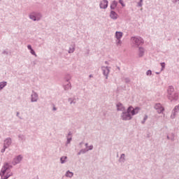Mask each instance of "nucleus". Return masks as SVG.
<instances>
[{
    "mask_svg": "<svg viewBox=\"0 0 179 179\" xmlns=\"http://www.w3.org/2000/svg\"><path fill=\"white\" fill-rule=\"evenodd\" d=\"M146 120H148V115H145L143 120L141 121V124H145V122H146Z\"/></svg>",
    "mask_w": 179,
    "mask_h": 179,
    "instance_id": "nucleus-35",
    "label": "nucleus"
},
{
    "mask_svg": "<svg viewBox=\"0 0 179 179\" xmlns=\"http://www.w3.org/2000/svg\"><path fill=\"white\" fill-rule=\"evenodd\" d=\"M7 85H8V82H6V81L0 82V92L3 90V88L6 87Z\"/></svg>",
    "mask_w": 179,
    "mask_h": 179,
    "instance_id": "nucleus-21",
    "label": "nucleus"
},
{
    "mask_svg": "<svg viewBox=\"0 0 179 179\" xmlns=\"http://www.w3.org/2000/svg\"><path fill=\"white\" fill-rule=\"evenodd\" d=\"M119 3H120L123 8L125 6V3H124V1L122 0H119Z\"/></svg>",
    "mask_w": 179,
    "mask_h": 179,
    "instance_id": "nucleus-37",
    "label": "nucleus"
},
{
    "mask_svg": "<svg viewBox=\"0 0 179 179\" xmlns=\"http://www.w3.org/2000/svg\"><path fill=\"white\" fill-rule=\"evenodd\" d=\"M100 9H107L108 8V1L107 0H102L100 1L99 3Z\"/></svg>",
    "mask_w": 179,
    "mask_h": 179,
    "instance_id": "nucleus-10",
    "label": "nucleus"
},
{
    "mask_svg": "<svg viewBox=\"0 0 179 179\" xmlns=\"http://www.w3.org/2000/svg\"><path fill=\"white\" fill-rule=\"evenodd\" d=\"M167 139H171L170 136H167Z\"/></svg>",
    "mask_w": 179,
    "mask_h": 179,
    "instance_id": "nucleus-49",
    "label": "nucleus"
},
{
    "mask_svg": "<svg viewBox=\"0 0 179 179\" xmlns=\"http://www.w3.org/2000/svg\"><path fill=\"white\" fill-rule=\"evenodd\" d=\"M178 41H179V38H178Z\"/></svg>",
    "mask_w": 179,
    "mask_h": 179,
    "instance_id": "nucleus-52",
    "label": "nucleus"
},
{
    "mask_svg": "<svg viewBox=\"0 0 179 179\" xmlns=\"http://www.w3.org/2000/svg\"><path fill=\"white\" fill-rule=\"evenodd\" d=\"M103 75L106 76V79H108V75L110 74V67L103 66L101 67Z\"/></svg>",
    "mask_w": 179,
    "mask_h": 179,
    "instance_id": "nucleus-8",
    "label": "nucleus"
},
{
    "mask_svg": "<svg viewBox=\"0 0 179 179\" xmlns=\"http://www.w3.org/2000/svg\"><path fill=\"white\" fill-rule=\"evenodd\" d=\"M171 141H172V142L174 141V134L173 133L171 134Z\"/></svg>",
    "mask_w": 179,
    "mask_h": 179,
    "instance_id": "nucleus-39",
    "label": "nucleus"
},
{
    "mask_svg": "<svg viewBox=\"0 0 179 179\" xmlns=\"http://www.w3.org/2000/svg\"><path fill=\"white\" fill-rule=\"evenodd\" d=\"M171 1L173 2V3H177V2L179 1V0H171Z\"/></svg>",
    "mask_w": 179,
    "mask_h": 179,
    "instance_id": "nucleus-41",
    "label": "nucleus"
},
{
    "mask_svg": "<svg viewBox=\"0 0 179 179\" xmlns=\"http://www.w3.org/2000/svg\"><path fill=\"white\" fill-rule=\"evenodd\" d=\"M116 107H117V111H122V113H124V111L127 110L125 109V106H124V105L120 102H118L116 104Z\"/></svg>",
    "mask_w": 179,
    "mask_h": 179,
    "instance_id": "nucleus-13",
    "label": "nucleus"
},
{
    "mask_svg": "<svg viewBox=\"0 0 179 179\" xmlns=\"http://www.w3.org/2000/svg\"><path fill=\"white\" fill-rule=\"evenodd\" d=\"M12 145V138L8 137L6 138L3 141V146L5 148H9Z\"/></svg>",
    "mask_w": 179,
    "mask_h": 179,
    "instance_id": "nucleus-12",
    "label": "nucleus"
},
{
    "mask_svg": "<svg viewBox=\"0 0 179 179\" xmlns=\"http://www.w3.org/2000/svg\"><path fill=\"white\" fill-rule=\"evenodd\" d=\"M123 36H124V34L122 32L116 31L115 34V38H116V40H121Z\"/></svg>",
    "mask_w": 179,
    "mask_h": 179,
    "instance_id": "nucleus-15",
    "label": "nucleus"
},
{
    "mask_svg": "<svg viewBox=\"0 0 179 179\" xmlns=\"http://www.w3.org/2000/svg\"><path fill=\"white\" fill-rule=\"evenodd\" d=\"M124 82L125 83H129L131 82V80L129 78H124Z\"/></svg>",
    "mask_w": 179,
    "mask_h": 179,
    "instance_id": "nucleus-38",
    "label": "nucleus"
},
{
    "mask_svg": "<svg viewBox=\"0 0 179 179\" xmlns=\"http://www.w3.org/2000/svg\"><path fill=\"white\" fill-rule=\"evenodd\" d=\"M68 101L69 103H70L71 106H72V104H76L77 100H76V98L72 97V98H69Z\"/></svg>",
    "mask_w": 179,
    "mask_h": 179,
    "instance_id": "nucleus-24",
    "label": "nucleus"
},
{
    "mask_svg": "<svg viewBox=\"0 0 179 179\" xmlns=\"http://www.w3.org/2000/svg\"><path fill=\"white\" fill-rule=\"evenodd\" d=\"M68 162V157L66 156H62L60 157V163L61 164H65Z\"/></svg>",
    "mask_w": 179,
    "mask_h": 179,
    "instance_id": "nucleus-22",
    "label": "nucleus"
},
{
    "mask_svg": "<svg viewBox=\"0 0 179 179\" xmlns=\"http://www.w3.org/2000/svg\"><path fill=\"white\" fill-rule=\"evenodd\" d=\"M88 145H89V143H85V146H86V148H88L89 146H88Z\"/></svg>",
    "mask_w": 179,
    "mask_h": 179,
    "instance_id": "nucleus-45",
    "label": "nucleus"
},
{
    "mask_svg": "<svg viewBox=\"0 0 179 179\" xmlns=\"http://www.w3.org/2000/svg\"><path fill=\"white\" fill-rule=\"evenodd\" d=\"M155 109L157 111L158 114H162L164 111V108L160 103L155 104Z\"/></svg>",
    "mask_w": 179,
    "mask_h": 179,
    "instance_id": "nucleus-11",
    "label": "nucleus"
},
{
    "mask_svg": "<svg viewBox=\"0 0 179 179\" xmlns=\"http://www.w3.org/2000/svg\"><path fill=\"white\" fill-rule=\"evenodd\" d=\"M119 163H125V154H121L119 158Z\"/></svg>",
    "mask_w": 179,
    "mask_h": 179,
    "instance_id": "nucleus-25",
    "label": "nucleus"
},
{
    "mask_svg": "<svg viewBox=\"0 0 179 179\" xmlns=\"http://www.w3.org/2000/svg\"><path fill=\"white\" fill-rule=\"evenodd\" d=\"M68 52L69 54H73V52H75V47L73 46L70 47Z\"/></svg>",
    "mask_w": 179,
    "mask_h": 179,
    "instance_id": "nucleus-28",
    "label": "nucleus"
},
{
    "mask_svg": "<svg viewBox=\"0 0 179 179\" xmlns=\"http://www.w3.org/2000/svg\"><path fill=\"white\" fill-rule=\"evenodd\" d=\"M22 160H23V156L22 155L16 156L13 159V166H16V164H19L20 163H21Z\"/></svg>",
    "mask_w": 179,
    "mask_h": 179,
    "instance_id": "nucleus-6",
    "label": "nucleus"
},
{
    "mask_svg": "<svg viewBox=\"0 0 179 179\" xmlns=\"http://www.w3.org/2000/svg\"><path fill=\"white\" fill-rule=\"evenodd\" d=\"M118 5V2H117V1H113L111 4H110V9L112 10H114V9H115V8H117V6Z\"/></svg>",
    "mask_w": 179,
    "mask_h": 179,
    "instance_id": "nucleus-23",
    "label": "nucleus"
},
{
    "mask_svg": "<svg viewBox=\"0 0 179 179\" xmlns=\"http://www.w3.org/2000/svg\"><path fill=\"white\" fill-rule=\"evenodd\" d=\"M29 17L33 22H40V20L43 18V14L38 11H32L29 14Z\"/></svg>",
    "mask_w": 179,
    "mask_h": 179,
    "instance_id": "nucleus-4",
    "label": "nucleus"
},
{
    "mask_svg": "<svg viewBox=\"0 0 179 179\" xmlns=\"http://www.w3.org/2000/svg\"><path fill=\"white\" fill-rule=\"evenodd\" d=\"M57 108L55 107V106H53L52 111H57Z\"/></svg>",
    "mask_w": 179,
    "mask_h": 179,
    "instance_id": "nucleus-42",
    "label": "nucleus"
},
{
    "mask_svg": "<svg viewBox=\"0 0 179 179\" xmlns=\"http://www.w3.org/2000/svg\"><path fill=\"white\" fill-rule=\"evenodd\" d=\"M17 117H19V112L17 113Z\"/></svg>",
    "mask_w": 179,
    "mask_h": 179,
    "instance_id": "nucleus-48",
    "label": "nucleus"
},
{
    "mask_svg": "<svg viewBox=\"0 0 179 179\" xmlns=\"http://www.w3.org/2000/svg\"><path fill=\"white\" fill-rule=\"evenodd\" d=\"M70 79H72V76H71V75L68 74L67 76H66V77L64 78L66 83H69Z\"/></svg>",
    "mask_w": 179,
    "mask_h": 179,
    "instance_id": "nucleus-27",
    "label": "nucleus"
},
{
    "mask_svg": "<svg viewBox=\"0 0 179 179\" xmlns=\"http://www.w3.org/2000/svg\"><path fill=\"white\" fill-rule=\"evenodd\" d=\"M80 155H82V152H80H80H78V156H80Z\"/></svg>",
    "mask_w": 179,
    "mask_h": 179,
    "instance_id": "nucleus-43",
    "label": "nucleus"
},
{
    "mask_svg": "<svg viewBox=\"0 0 179 179\" xmlns=\"http://www.w3.org/2000/svg\"><path fill=\"white\" fill-rule=\"evenodd\" d=\"M86 149H87V150H88V152H89V150H93V145H91L87 147Z\"/></svg>",
    "mask_w": 179,
    "mask_h": 179,
    "instance_id": "nucleus-36",
    "label": "nucleus"
},
{
    "mask_svg": "<svg viewBox=\"0 0 179 179\" xmlns=\"http://www.w3.org/2000/svg\"><path fill=\"white\" fill-rule=\"evenodd\" d=\"M64 89L66 91L71 90V89H72V85L71 83H66L64 85Z\"/></svg>",
    "mask_w": 179,
    "mask_h": 179,
    "instance_id": "nucleus-17",
    "label": "nucleus"
},
{
    "mask_svg": "<svg viewBox=\"0 0 179 179\" xmlns=\"http://www.w3.org/2000/svg\"><path fill=\"white\" fill-rule=\"evenodd\" d=\"M6 148H5V145H3V148L1 150V153H4Z\"/></svg>",
    "mask_w": 179,
    "mask_h": 179,
    "instance_id": "nucleus-40",
    "label": "nucleus"
},
{
    "mask_svg": "<svg viewBox=\"0 0 179 179\" xmlns=\"http://www.w3.org/2000/svg\"><path fill=\"white\" fill-rule=\"evenodd\" d=\"M37 101H38V94L32 91L31 94V103H37Z\"/></svg>",
    "mask_w": 179,
    "mask_h": 179,
    "instance_id": "nucleus-7",
    "label": "nucleus"
},
{
    "mask_svg": "<svg viewBox=\"0 0 179 179\" xmlns=\"http://www.w3.org/2000/svg\"><path fill=\"white\" fill-rule=\"evenodd\" d=\"M115 44L117 47H121V45H122V41H121V39H116Z\"/></svg>",
    "mask_w": 179,
    "mask_h": 179,
    "instance_id": "nucleus-26",
    "label": "nucleus"
},
{
    "mask_svg": "<svg viewBox=\"0 0 179 179\" xmlns=\"http://www.w3.org/2000/svg\"><path fill=\"white\" fill-rule=\"evenodd\" d=\"M66 139H72V132L69 131L66 136Z\"/></svg>",
    "mask_w": 179,
    "mask_h": 179,
    "instance_id": "nucleus-30",
    "label": "nucleus"
},
{
    "mask_svg": "<svg viewBox=\"0 0 179 179\" xmlns=\"http://www.w3.org/2000/svg\"><path fill=\"white\" fill-rule=\"evenodd\" d=\"M167 92V98L170 101H177L178 100V92L174 90V87L169 86Z\"/></svg>",
    "mask_w": 179,
    "mask_h": 179,
    "instance_id": "nucleus-3",
    "label": "nucleus"
},
{
    "mask_svg": "<svg viewBox=\"0 0 179 179\" xmlns=\"http://www.w3.org/2000/svg\"><path fill=\"white\" fill-rule=\"evenodd\" d=\"M156 73H157V75H159V73H157V72Z\"/></svg>",
    "mask_w": 179,
    "mask_h": 179,
    "instance_id": "nucleus-51",
    "label": "nucleus"
},
{
    "mask_svg": "<svg viewBox=\"0 0 179 179\" xmlns=\"http://www.w3.org/2000/svg\"><path fill=\"white\" fill-rule=\"evenodd\" d=\"M145 55V48L140 47L138 48V57H142Z\"/></svg>",
    "mask_w": 179,
    "mask_h": 179,
    "instance_id": "nucleus-19",
    "label": "nucleus"
},
{
    "mask_svg": "<svg viewBox=\"0 0 179 179\" xmlns=\"http://www.w3.org/2000/svg\"><path fill=\"white\" fill-rule=\"evenodd\" d=\"M139 107L134 108L132 106H129L126 110L123 111L120 115V118L122 121H131L134 115H136L139 113Z\"/></svg>",
    "mask_w": 179,
    "mask_h": 179,
    "instance_id": "nucleus-1",
    "label": "nucleus"
},
{
    "mask_svg": "<svg viewBox=\"0 0 179 179\" xmlns=\"http://www.w3.org/2000/svg\"><path fill=\"white\" fill-rule=\"evenodd\" d=\"M12 169H13V166L10 163L4 162L0 171L1 179H8L10 177H13Z\"/></svg>",
    "mask_w": 179,
    "mask_h": 179,
    "instance_id": "nucleus-2",
    "label": "nucleus"
},
{
    "mask_svg": "<svg viewBox=\"0 0 179 179\" xmlns=\"http://www.w3.org/2000/svg\"><path fill=\"white\" fill-rule=\"evenodd\" d=\"M110 19H113V20H117V19H118V14H117V13H115V11L111 10L110 14Z\"/></svg>",
    "mask_w": 179,
    "mask_h": 179,
    "instance_id": "nucleus-14",
    "label": "nucleus"
},
{
    "mask_svg": "<svg viewBox=\"0 0 179 179\" xmlns=\"http://www.w3.org/2000/svg\"><path fill=\"white\" fill-rule=\"evenodd\" d=\"M64 176L66 178H72V177H73V172L71 171H67L65 173Z\"/></svg>",
    "mask_w": 179,
    "mask_h": 179,
    "instance_id": "nucleus-18",
    "label": "nucleus"
},
{
    "mask_svg": "<svg viewBox=\"0 0 179 179\" xmlns=\"http://www.w3.org/2000/svg\"><path fill=\"white\" fill-rule=\"evenodd\" d=\"M33 179H40V178H38V176H36V177L34 178Z\"/></svg>",
    "mask_w": 179,
    "mask_h": 179,
    "instance_id": "nucleus-46",
    "label": "nucleus"
},
{
    "mask_svg": "<svg viewBox=\"0 0 179 179\" xmlns=\"http://www.w3.org/2000/svg\"><path fill=\"white\" fill-rule=\"evenodd\" d=\"M90 78H93V76H92V75H90Z\"/></svg>",
    "mask_w": 179,
    "mask_h": 179,
    "instance_id": "nucleus-50",
    "label": "nucleus"
},
{
    "mask_svg": "<svg viewBox=\"0 0 179 179\" xmlns=\"http://www.w3.org/2000/svg\"><path fill=\"white\" fill-rule=\"evenodd\" d=\"M117 71H121V69L120 68V66H117Z\"/></svg>",
    "mask_w": 179,
    "mask_h": 179,
    "instance_id": "nucleus-44",
    "label": "nucleus"
},
{
    "mask_svg": "<svg viewBox=\"0 0 179 179\" xmlns=\"http://www.w3.org/2000/svg\"><path fill=\"white\" fill-rule=\"evenodd\" d=\"M71 141H72V139H71V138L67 139L66 141L65 145H66V147H68V145H69Z\"/></svg>",
    "mask_w": 179,
    "mask_h": 179,
    "instance_id": "nucleus-33",
    "label": "nucleus"
},
{
    "mask_svg": "<svg viewBox=\"0 0 179 179\" xmlns=\"http://www.w3.org/2000/svg\"><path fill=\"white\" fill-rule=\"evenodd\" d=\"M161 66H162L161 71H164V69L166 68V63L164 62L161 63Z\"/></svg>",
    "mask_w": 179,
    "mask_h": 179,
    "instance_id": "nucleus-32",
    "label": "nucleus"
},
{
    "mask_svg": "<svg viewBox=\"0 0 179 179\" xmlns=\"http://www.w3.org/2000/svg\"><path fill=\"white\" fill-rule=\"evenodd\" d=\"M80 151L81 155H85V153L89 152V150H87L85 148V149H81Z\"/></svg>",
    "mask_w": 179,
    "mask_h": 179,
    "instance_id": "nucleus-31",
    "label": "nucleus"
},
{
    "mask_svg": "<svg viewBox=\"0 0 179 179\" xmlns=\"http://www.w3.org/2000/svg\"><path fill=\"white\" fill-rule=\"evenodd\" d=\"M27 49L30 50V54H31V55H34V57H37L36 52L34 51V50H33V48H31V45H28Z\"/></svg>",
    "mask_w": 179,
    "mask_h": 179,
    "instance_id": "nucleus-20",
    "label": "nucleus"
},
{
    "mask_svg": "<svg viewBox=\"0 0 179 179\" xmlns=\"http://www.w3.org/2000/svg\"><path fill=\"white\" fill-rule=\"evenodd\" d=\"M131 41L135 47H139L141 44H143V38L140 36H132L131 38Z\"/></svg>",
    "mask_w": 179,
    "mask_h": 179,
    "instance_id": "nucleus-5",
    "label": "nucleus"
},
{
    "mask_svg": "<svg viewBox=\"0 0 179 179\" xmlns=\"http://www.w3.org/2000/svg\"><path fill=\"white\" fill-rule=\"evenodd\" d=\"M147 76H151L152 75V70H148L146 72Z\"/></svg>",
    "mask_w": 179,
    "mask_h": 179,
    "instance_id": "nucleus-34",
    "label": "nucleus"
},
{
    "mask_svg": "<svg viewBox=\"0 0 179 179\" xmlns=\"http://www.w3.org/2000/svg\"><path fill=\"white\" fill-rule=\"evenodd\" d=\"M179 113V104L178 106H176L172 110L171 115V118L172 120H174L176 118V116L177 114Z\"/></svg>",
    "mask_w": 179,
    "mask_h": 179,
    "instance_id": "nucleus-9",
    "label": "nucleus"
},
{
    "mask_svg": "<svg viewBox=\"0 0 179 179\" xmlns=\"http://www.w3.org/2000/svg\"><path fill=\"white\" fill-rule=\"evenodd\" d=\"M137 6L142 8V6H143V0H140L139 2L137 3Z\"/></svg>",
    "mask_w": 179,
    "mask_h": 179,
    "instance_id": "nucleus-29",
    "label": "nucleus"
},
{
    "mask_svg": "<svg viewBox=\"0 0 179 179\" xmlns=\"http://www.w3.org/2000/svg\"><path fill=\"white\" fill-rule=\"evenodd\" d=\"M105 64H106V65H108V61H106V62H105Z\"/></svg>",
    "mask_w": 179,
    "mask_h": 179,
    "instance_id": "nucleus-47",
    "label": "nucleus"
},
{
    "mask_svg": "<svg viewBox=\"0 0 179 179\" xmlns=\"http://www.w3.org/2000/svg\"><path fill=\"white\" fill-rule=\"evenodd\" d=\"M18 140L20 141V142H26V135L25 134H18Z\"/></svg>",
    "mask_w": 179,
    "mask_h": 179,
    "instance_id": "nucleus-16",
    "label": "nucleus"
}]
</instances>
